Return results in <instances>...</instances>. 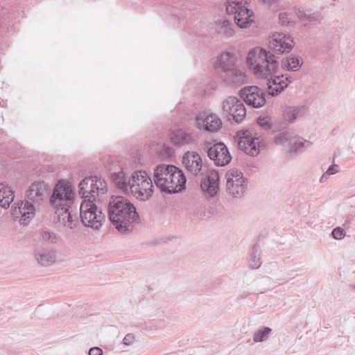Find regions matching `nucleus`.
<instances>
[{"instance_id": "19", "label": "nucleus", "mask_w": 355, "mask_h": 355, "mask_svg": "<svg viewBox=\"0 0 355 355\" xmlns=\"http://www.w3.org/2000/svg\"><path fill=\"white\" fill-rule=\"evenodd\" d=\"M219 175L217 171L210 170L205 177L202 178L200 187L202 191L209 196H214L219 187Z\"/></svg>"}, {"instance_id": "12", "label": "nucleus", "mask_w": 355, "mask_h": 355, "mask_svg": "<svg viewBox=\"0 0 355 355\" xmlns=\"http://www.w3.org/2000/svg\"><path fill=\"white\" fill-rule=\"evenodd\" d=\"M223 111L228 121L241 123L246 116V109L241 100L229 96L223 102Z\"/></svg>"}, {"instance_id": "29", "label": "nucleus", "mask_w": 355, "mask_h": 355, "mask_svg": "<svg viewBox=\"0 0 355 355\" xmlns=\"http://www.w3.org/2000/svg\"><path fill=\"white\" fill-rule=\"evenodd\" d=\"M262 264L259 245H254L250 252L249 266L252 269H257Z\"/></svg>"}, {"instance_id": "3", "label": "nucleus", "mask_w": 355, "mask_h": 355, "mask_svg": "<svg viewBox=\"0 0 355 355\" xmlns=\"http://www.w3.org/2000/svg\"><path fill=\"white\" fill-rule=\"evenodd\" d=\"M153 182L162 193L173 194L186 189L187 178L176 166L160 164L154 168Z\"/></svg>"}, {"instance_id": "41", "label": "nucleus", "mask_w": 355, "mask_h": 355, "mask_svg": "<svg viewBox=\"0 0 355 355\" xmlns=\"http://www.w3.org/2000/svg\"><path fill=\"white\" fill-rule=\"evenodd\" d=\"M165 150L168 155H172L173 154V150L171 148L167 147L165 148Z\"/></svg>"}, {"instance_id": "26", "label": "nucleus", "mask_w": 355, "mask_h": 355, "mask_svg": "<svg viewBox=\"0 0 355 355\" xmlns=\"http://www.w3.org/2000/svg\"><path fill=\"white\" fill-rule=\"evenodd\" d=\"M110 178L114 186L123 193H127L130 189L129 178L127 179L123 171L110 174Z\"/></svg>"}, {"instance_id": "7", "label": "nucleus", "mask_w": 355, "mask_h": 355, "mask_svg": "<svg viewBox=\"0 0 355 355\" xmlns=\"http://www.w3.org/2000/svg\"><path fill=\"white\" fill-rule=\"evenodd\" d=\"M248 1L227 0L226 3L227 14L234 15L235 24L241 28H248L254 21L253 12L245 6Z\"/></svg>"}, {"instance_id": "35", "label": "nucleus", "mask_w": 355, "mask_h": 355, "mask_svg": "<svg viewBox=\"0 0 355 355\" xmlns=\"http://www.w3.org/2000/svg\"><path fill=\"white\" fill-rule=\"evenodd\" d=\"M279 22L283 26H288L292 22L290 14L286 12L279 13Z\"/></svg>"}, {"instance_id": "34", "label": "nucleus", "mask_w": 355, "mask_h": 355, "mask_svg": "<svg viewBox=\"0 0 355 355\" xmlns=\"http://www.w3.org/2000/svg\"><path fill=\"white\" fill-rule=\"evenodd\" d=\"M257 124L263 130H270L272 127L270 118L268 116H259L257 119Z\"/></svg>"}, {"instance_id": "10", "label": "nucleus", "mask_w": 355, "mask_h": 355, "mask_svg": "<svg viewBox=\"0 0 355 355\" xmlns=\"http://www.w3.org/2000/svg\"><path fill=\"white\" fill-rule=\"evenodd\" d=\"M107 191L106 182L97 176L87 177L78 185V193L83 200H96L98 196Z\"/></svg>"}, {"instance_id": "31", "label": "nucleus", "mask_w": 355, "mask_h": 355, "mask_svg": "<svg viewBox=\"0 0 355 355\" xmlns=\"http://www.w3.org/2000/svg\"><path fill=\"white\" fill-rule=\"evenodd\" d=\"M294 135L295 134L288 131L279 132L275 136L274 142L277 145L288 147Z\"/></svg>"}, {"instance_id": "15", "label": "nucleus", "mask_w": 355, "mask_h": 355, "mask_svg": "<svg viewBox=\"0 0 355 355\" xmlns=\"http://www.w3.org/2000/svg\"><path fill=\"white\" fill-rule=\"evenodd\" d=\"M240 96L247 105L254 108L263 106L266 102L265 92L257 86H247L242 88Z\"/></svg>"}, {"instance_id": "42", "label": "nucleus", "mask_w": 355, "mask_h": 355, "mask_svg": "<svg viewBox=\"0 0 355 355\" xmlns=\"http://www.w3.org/2000/svg\"><path fill=\"white\" fill-rule=\"evenodd\" d=\"M5 137L3 131L0 129V140H2Z\"/></svg>"}, {"instance_id": "14", "label": "nucleus", "mask_w": 355, "mask_h": 355, "mask_svg": "<svg viewBox=\"0 0 355 355\" xmlns=\"http://www.w3.org/2000/svg\"><path fill=\"white\" fill-rule=\"evenodd\" d=\"M206 152L209 159L218 166H224L232 160L227 147L222 142L213 145L208 143L206 146Z\"/></svg>"}, {"instance_id": "4", "label": "nucleus", "mask_w": 355, "mask_h": 355, "mask_svg": "<svg viewBox=\"0 0 355 355\" xmlns=\"http://www.w3.org/2000/svg\"><path fill=\"white\" fill-rule=\"evenodd\" d=\"M48 194V185L44 182H35L26 191V202H15L11 207V214L15 219H19L24 225L29 223L34 217L35 209L32 202H40Z\"/></svg>"}, {"instance_id": "40", "label": "nucleus", "mask_w": 355, "mask_h": 355, "mask_svg": "<svg viewBox=\"0 0 355 355\" xmlns=\"http://www.w3.org/2000/svg\"><path fill=\"white\" fill-rule=\"evenodd\" d=\"M330 176V175L326 171L322 175V177L320 179V182H324Z\"/></svg>"}, {"instance_id": "20", "label": "nucleus", "mask_w": 355, "mask_h": 355, "mask_svg": "<svg viewBox=\"0 0 355 355\" xmlns=\"http://www.w3.org/2000/svg\"><path fill=\"white\" fill-rule=\"evenodd\" d=\"M34 257L40 266L47 267L55 262L57 251L52 248L38 247L34 250Z\"/></svg>"}, {"instance_id": "2", "label": "nucleus", "mask_w": 355, "mask_h": 355, "mask_svg": "<svg viewBox=\"0 0 355 355\" xmlns=\"http://www.w3.org/2000/svg\"><path fill=\"white\" fill-rule=\"evenodd\" d=\"M107 213L110 222L122 234L130 232L133 230V224L140 221L133 204L121 196H112L107 206Z\"/></svg>"}, {"instance_id": "17", "label": "nucleus", "mask_w": 355, "mask_h": 355, "mask_svg": "<svg viewBox=\"0 0 355 355\" xmlns=\"http://www.w3.org/2000/svg\"><path fill=\"white\" fill-rule=\"evenodd\" d=\"M294 45L291 37L283 33H275L269 39V48L277 54L290 52Z\"/></svg>"}, {"instance_id": "16", "label": "nucleus", "mask_w": 355, "mask_h": 355, "mask_svg": "<svg viewBox=\"0 0 355 355\" xmlns=\"http://www.w3.org/2000/svg\"><path fill=\"white\" fill-rule=\"evenodd\" d=\"M196 125L200 130L215 132L221 128L222 121L216 114L204 111L196 115Z\"/></svg>"}, {"instance_id": "23", "label": "nucleus", "mask_w": 355, "mask_h": 355, "mask_svg": "<svg viewBox=\"0 0 355 355\" xmlns=\"http://www.w3.org/2000/svg\"><path fill=\"white\" fill-rule=\"evenodd\" d=\"M295 15L302 22H319L323 19V15L320 11L313 10L312 9L297 8L295 10Z\"/></svg>"}, {"instance_id": "8", "label": "nucleus", "mask_w": 355, "mask_h": 355, "mask_svg": "<svg viewBox=\"0 0 355 355\" xmlns=\"http://www.w3.org/2000/svg\"><path fill=\"white\" fill-rule=\"evenodd\" d=\"M80 217L83 225L98 230L105 221V214L98 209L93 200H83L80 206Z\"/></svg>"}, {"instance_id": "43", "label": "nucleus", "mask_w": 355, "mask_h": 355, "mask_svg": "<svg viewBox=\"0 0 355 355\" xmlns=\"http://www.w3.org/2000/svg\"><path fill=\"white\" fill-rule=\"evenodd\" d=\"M354 288H355V286Z\"/></svg>"}, {"instance_id": "11", "label": "nucleus", "mask_w": 355, "mask_h": 355, "mask_svg": "<svg viewBox=\"0 0 355 355\" xmlns=\"http://www.w3.org/2000/svg\"><path fill=\"white\" fill-rule=\"evenodd\" d=\"M226 190L234 198H241L247 187V181L243 175L236 168L229 170L225 175Z\"/></svg>"}, {"instance_id": "38", "label": "nucleus", "mask_w": 355, "mask_h": 355, "mask_svg": "<svg viewBox=\"0 0 355 355\" xmlns=\"http://www.w3.org/2000/svg\"><path fill=\"white\" fill-rule=\"evenodd\" d=\"M338 168H339V166H338V165H337V164H333V165H331V166L328 168V169H327V172L330 175H334V174L336 173L338 171Z\"/></svg>"}, {"instance_id": "5", "label": "nucleus", "mask_w": 355, "mask_h": 355, "mask_svg": "<svg viewBox=\"0 0 355 355\" xmlns=\"http://www.w3.org/2000/svg\"><path fill=\"white\" fill-rule=\"evenodd\" d=\"M237 61L236 54L230 52L223 53L218 58L217 69L221 78L227 84L242 85L246 81L245 73L239 68Z\"/></svg>"}, {"instance_id": "33", "label": "nucleus", "mask_w": 355, "mask_h": 355, "mask_svg": "<svg viewBox=\"0 0 355 355\" xmlns=\"http://www.w3.org/2000/svg\"><path fill=\"white\" fill-rule=\"evenodd\" d=\"M42 239L47 243H55L57 242V237L55 233L49 230H43L40 232Z\"/></svg>"}, {"instance_id": "1", "label": "nucleus", "mask_w": 355, "mask_h": 355, "mask_svg": "<svg viewBox=\"0 0 355 355\" xmlns=\"http://www.w3.org/2000/svg\"><path fill=\"white\" fill-rule=\"evenodd\" d=\"M247 64L256 76L267 79L269 96H278L291 83L287 75H275L279 66L278 62L275 55L270 51L261 47L252 49L248 54Z\"/></svg>"}, {"instance_id": "18", "label": "nucleus", "mask_w": 355, "mask_h": 355, "mask_svg": "<svg viewBox=\"0 0 355 355\" xmlns=\"http://www.w3.org/2000/svg\"><path fill=\"white\" fill-rule=\"evenodd\" d=\"M182 164L187 172L193 176L202 175L205 166L200 155L195 151L186 152L182 157Z\"/></svg>"}, {"instance_id": "22", "label": "nucleus", "mask_w": 355, "mask_h": 355, "mask_svg": "<svg viewBox=\"0 0 355 355\" xmlns=\"http://www.w3.org/2000/svg\"><path fill=\"white\" fill-rule=\"evenodd\" d=\"M70 206L64 205L55 207V214L57 215L58 221L61 225L73 230L77 227L78 220L76 216L72 215L69 211Z\"/></svg>"}, {"instance_id": "9", "label": "nucleus", "mask_w": 355, "mask_h": 355, "mask_svg": "<svg viewBox=\"0 0 355 355\" xmlns=\"http://www.w3.org/2000/svg\"><path fill=\"white\" fill-rule=\"evenodd\" d=\"M75 193L69 182L60 180L55 185L49 202L53 207L71 205L73 203Z\"/></svg>"}, {"instance_id": "28", "label": "nucleus", "mask_w": 355, "mask_h": 355, "mask_svg": "<svg viewBox=\"0 0 355 355\" xmlns=\"http://www.w3.org/2000/svg\"><path fill=\"white\" fill-rule=\"evenodd\" d=\"M300 58L293 54L288 55L282 61V67L287 71H296L301 67Z\"/></svg>"}, {"instance_id": "39", "label": "nucleus", "mask_w": 355, "mask_h": 355, "mask_svg": "<svg viewBox=\"0 0 355 355\" xmlns=\"http://www.w3.org/2000/svg\"><path fill=\"white\" fill-rule=\"evenodd\" d=\"M133 339H134V336L132 334H127L124 337L123 341L124 345H130L132 343Z\"/></svg>"}, {"instance_id": "25", "label": "nucleus", "mask_w": 355, "mask_h": 355, "mask_svg": "<svg viewBox=\"0 0 355 355\" xmlns=\"http://www.w3.org/2000/svg\"><path fill=\"white\" fill-rule=\"evenodd\" d=\"M306 111L305 106L288 107L283 113L285 121L288 123H294L295 120L304 115Z\"/></svg>"}, {"instance_id": "6", "label": "nucleus", "mask_w": 355, "mask_h": 355, "mask_svg": "<svg viewBox=\"0 0 355 355\" xmlns=\"http://www.w3.org/2000/svg\"><path fill=\"white\" fill-rule=\"evenodd\" d=\"M130 191L137 199L146 200L153 193V179L144 171H137L129 178Z\"/></svg>"}, {"instance_id": "30", "label": "nucleus", "mask_w": 355, "mask_h": 355, "mask_svg": "<svg viewBox=\"0 0 355 355\" xmlns=\"http://www.w3.org/2000/svg\"><path fill=\"white\" fill-rule=\"evenodd\" d=\"M217 31L225 37H231L234 33L233 24L226 19L218 20L217 21Z\"/></svg>"}, {"instance_id": "13", "label": "nucleus", "mask_w": 355, "mask_h": 355, "mask_svg": "<svg viewBox=\"0 0 355 355\" xmlns=\"http://www.w3.org/2000/svg\"><path fill=\"white\" fill-rule=\"evenodd\" d=\"M236 139L239 148L245 154L254 157L259 153L260 142L259 139L254 137L249 130L238 132Z\"/></svg>"}, {"instance_id": "27", "label": "nucleus", "mask_w": 355, "mask_h": 355, "mask_svg": "<svg viewBox=\"0 0 355 355\" xmlns=\"http://www.w3.org/2000/svg\"><path fill=\"white\" fill-rule=\"evenodd\" d=\"M14 199V191L11 187L0 183V206L7 209L10 207Z\"/></svg>"}, {"instance_id": "36", "label": "nucleus", "mask_w": 355, "mask_h": 355, "mask_svg": "<svg viewBox=\"0 0 355 355\" xmlns=\"http://www.w3.org/2000/svg\"><path fill=\"white\" fill-rule=\"evenodd\" d=\"M331 235L334 239L340 240L345 237V232L342 227H337L332 230Z\"/></svg>"}, {"instance_id": "21", "label": "nucleus", "mask_w": 355, "mask_h": 355, "mask_svg": "<svg viewBox=\"0 0 355 355\" xmlns=\"http://www.w3.org/2000/svg\"><path fill=\"white\" fill-rule=\"evenodd\" d=\"M169 137L171 144L178 147L192 144L196 141L193 132L183 128L172 131Z\"/></svg>"}, {"instance_id": "24", "label": "nucleus", "mask_w": 355, "mask_h": 355, "mask_svg": "<svg viewBox=\"0 0 355 355\" xmlns=\"http://www.w3.org/2000/svg\"><path fill=\"white\" fill-rule=\"evenodd\" d=\"M312 143L308 140L295 135L292 141H290L288 146V152L295 155L304 152L307 148H310Z\"/></svg>"}, {"instance_id": "37", "label": "nucleus", "mask_w": 355, "mask_h": 355, "mask_svg": "<svg viewBox=\"0 0 355 355\" xmlns=\"http://www.w3.org/2000/svg\"><path fill=\"white\" fill-rule=\"evenodd\" d=\"M88 355H103V350L98 347H92L89 350Z\"/></svg>"}, {"instance_id": "32", "label": "nucleus", "mask_w": 355, "mask_h": 355, "mask_svg": "<svg viewBox=\"0 0 355 355\" xmlns=\"http://www.w3.org/2000/svg\"><path fill=\"white\" fill-rule=\"evenodd\" d=\"M272 332V329L268 327H264L256 332H254L253 335V340L255 343H260L266 341L268 338L270 334Z\"/></svg>"}]
</instances>
